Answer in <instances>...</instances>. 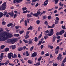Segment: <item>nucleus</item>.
Returning a JSON list of instances; mask_svg holds the SVG:
<instances>
[{
    "label": "nucleus",
    "mask_w": 66,
    "mask_h": 66,
    "mask_svg": "<svg viewBox=\"0 0 66 66\" xmlns=\"http://www.w3.org/2000/svg\"><path fill=\"white\" fill-rule=\"evenodd\" d=\"M55 24H58L59 22H58V21H57V20H55Z\"/></svg>",
    "instance_id": "32"
},
{
    "label": "nucleus",
    "mask_w": 66,
    "mask_h": 66,
    "mask_svg": "<svg viewBox=\"0 0 66 66\" xmlns=\"http://www.w3.org/2000/svg\"><path fill=\"white\" fill-rule=\"evenodd\" d=\"M2 10L3 11L5 10L6 9L5 6H6V2H5L2 5Z\"/></svg>",
    "instance_id": "3"
},
{
    "label": "nucleus",
    "mask_w": 66,
    "mask_h": 66,
    "mask_svg": "<svg viewBox=\"0 0 66 66\" xmlns=\"http://www.w3.org/2000/svg\"><path fill=\"white\" fill-rule=\"evenodd\" d=\"M56 39V37H55V36L54 35V37H53L52 39V42L53 43H54V42H55Z\"/></svg>",
    "instance_id": "9"
},
{
    "label": "nucleus",
    "mask_w": 66,
    "mask_h": 66,
    "mask_svg": "<svg viewBox=\"0 0 66 66\" xmlns=\"http://www.w3.org/2000/svg\"><path fill=\"white\" fill-rule=\"evenodd\" d=\"M5 51L6 52H7V51H9V48H6L5 49Z\"/></svg>",
    "instance_id": "21"
},
{
    "label": "nucleus",
    "mask_w": 66,
    "mask_h": 66,
    "mask_svg": "<svg viewBox=\"0 0 66 66\" xmlns=\"http://www.w3.org/2000/svg\"><path fill=\"white\" fill-rule=\"evenodd\" d=\"M42 35H43V31H42L41 33L39 35V36L38 37V38L39 39L40 38H41V37H42Z\"/></svg>",
    "instance_id": "19"
},
{
    "label": "nucleus",
    "mask_w": 66,
    "mask_h": 66,
    "mask_svg": "<svg viewBox=\"0 0 66 66\" xmlns=\"http://www.w3.org/2000/svg\"><path fill=\"white\" fill-rule=\"evenodd\" d=\"M4 15V14L2 12H0V18H1Z\"/></svg>",
    "instance_id": "13"
},
{
    "label": "nucleus",
    "mask_w": 66,
    "mask_h": 66,
    "mask_svg": "<svg viewBox=\"0 0 66 66\" xmlns=\"http://www.w3.org/2000/svg\"><path fill=\"white\" fill-rule=\"evenodd\" d=\"M40 27H39L38 29V31H40Z\"/></svg>",
    "instance_id": "61"
},
{
    "label": "nucleus",
    "mask_w": 66,
    "mask_h": 66,
    "mask_svg": "<svg viewBox=\"0 0 66 66\" xmlns=\"http://www.w3.org/2000/svg\"><path fill=\"white\" fill-rule=\"evenodd\" d=\"M44 24L46 25H48V22L47 21H45L44 23Z\"/></svg>",
    "instance_id": "60"
},
{
    "label": "nucleus",
    "mask_w": 66,
    "mask_h": 66,
    "mask_svg": "<svg viewBox=\"0 0 66 66\" xmlns=\"http://www.w3.org/2000/svg\"><path fill=\"white\" fill-rule=\"evenodd\" d=\"M38 40V39L37 38V37H36L35 38V42H37Z\"/></svg>",
    "instance_id": "30"
},
{
    "label": "nucleus",
    "mask_w": 66,
    "mask_h": 66,
    "mask_svg": "<svg viewBox=\"0 0 66 66\" xmlns=\"http://www.w3.org/2000/svg\"><path fill=\"white\" fill-rule=\"evenodd\" d=\"M40 13H41L39 11H38L37 12V14L38 15H39Z\"/></svg>",
    "instance_id": "46"
},
{
    "label": "nucleus",
    "mask_w": 66,
    "mask_h": 66,
    "mask_svg": "<svg viewBox=\"0 0 66 66\" xmlns=\"http://www.w3.org/2000/svg\"><path fill=\"white\" fill-rule=\"evenodd\" d=\"M23 41H24V42L25 43H28V40H26L24 39L23 40Z\"/></svg>",
    "instance_id": "50"
},
{
    "label": "nucleus",
    "mask_w": 66,
    "mask_h": 66,
    "mask_svg": "<svg viewBox=\"0 0 66 66\" xmlns=\"http://www.w3.org/2000/svg\"><path fill=\"white\" fill-rule=\"evenodd\" d=\"M64 37H66V31H65V34L64 35Z\"/></svg>",
    "instance_id": "64"
},
{
    "label": "nucleus",
    "mask_w": 66,
    "mask_h": 66,
    "mask_svg": "<svg viewBox=\"0 0 66 66\" xmlns=\"http://www.w3.org/2000/svg\"><path fill=\"white\" fill-rule=\"evenodd\" d=\"M34 65H35L36 66H38V65H40V61L36 64H34Z\"/></svg>",
    "instance_id": "14"
},
{
    "label": "nucleus",
    "mask_w": 66,
    "mask_h": 66,
    "mask_svg": "<svg viewBox=\"0 0 66 66\" xmlns=\"http://www.w3.org/2000/svg\"><path fill=\"white\" fill-rule=\"evenodd\" d=\"M24 22H25V26H27V20H25L24 21Z\"/></svg>",
    "instance_id": "31"
},
{
    "label": "nucleus",
    "mask_w": 66,
    "mask_h": 66,
    "mask_svg": "<svg viewBox=\"0 0 66 66\" xmlns=\"http://www.w3.org/2000/svg\"><path fill=\"white\" fill-rule=\"evenodd\" d=\"M5 47V46H4V45H3L2 46H1V48L2 49H3V48H4Z\"/></svg>",
    "instance_id": "39"
},
{
    "label": "nucleus",
    "mask_w": 66,
    "mask_h": 66,
    "mask_svg": "<svg viewBox=\"0 0 66 66\" xmlns=\"http://www.w3.org/2000/svg\"><path fill=\"white\" fill-rule=\"evenodd\" d=\"M23 32H24V31H23V30H22L19 32V33H20V34H22V33H23Z\"/></svg>",
    "instance_id": "37"
},
{
    "label": "nucleus",
    "mask_w": 66,
    "mask_h": 66,
    "mask_svg": "<svg viewBox=\"0 0 66 66\" xmlns=\"http://www.w3.org/2000/svg\"><path fill=\"white\" fill-rule=\"evenodd\" d=\"M55 4H56L58 3V0H55Z\"/></svg>",
    "instance_id": "51"
},
{
    "label": "nucleus",
    "mask_w": 66,
    "mask_h": 66,
    "mask_svg": "<svg viewBox=\"0 0 66 66\" xmlns=\"http://www.w3.org/2000/svg\"><path fill=\"white\" fill-rule=\"evenodd\" d=\"M53 29H51V31L50 32L51 33H53Z\"/></svg>",
    "instance_id": "49"
},
{
    "label": "nucleus",
    "mask_w": 66,
    "mask_h": 66,
    "mask_svg": "<svg viewBox=\"0 0 66 66\" xmlns=\"http://www.w3.org/2000/svg\"><path fill=\"white\" fill-rule=\"evenodd\" d=\"M42 56H40L39 58L38 59V61H40V60H42Z\"/></svg>",
    "instance_id": "38"
},
{
    "label": "nucleus",
    "mask_w": 66,
    "mask_h": 66,
    "mask_svg": "<svg viewBox=\"0 0 66 66\" xmlns=\"http://www.w3.org/2000/svg\"><path fill=\"white\" fill-rule=\"evenodd\" d=\"M33 15L36 17H38V15L37 13H35L33 14Z\"/></svg>",
    "instance_id": "26"
},
{
    "label": "nucleus",
    "mask_w": 66,
    "mask_h": 66,
    "mask_svg": "<svg viewBox=\"0 0 66 66\" xmlns=\"http://www.w3.org/2000/svg\"><path fill=\"white\" fill-rule=\"evenodd\" d=\"M43 19H46L47 18V17L45 15L43 16Z\"/></svg>",
    "instance_id": "47"
},
{
    "label": "nucleus",
    "mask_w": 66,
    "mask_h": 66,
    "mask_svg": "<svg viewBox=\"0 0 66 66\" xmlns=\"http://www.w3.org/2000/svg\"><path fill=\"white\" fill-rule=\"evenodd\" d=\"M18 40V39L17 38L13 39H9L7 40L6 41V43H10L11 44H13L14 43H15V42H16Z\"/></svg>",
    "instance_id": "2"
},
{
    "label": "nucleus",
    "mask_w": 66,
    "mask_h": 66,
    "mask_svg": "<svg viewBox=\"0 0 66 66\" xmlns=\"http://www.w3.org/2000/svg\"><path fill=\"white\" fill-rule=\"evenodd\" d=\"M26 54H26V56H29V54L28 53V51H27L26 52Z\"/></svg>",
    "instance_id": "56"
},
{
    "label": "nucleus",
    "mask_w": 66,
    "mask_h": 66,
    "mask_svg": "<svg viewBox=\"0 0 66 66\" xmlns=\"http://www.w3.org/2000/svg\"><path fill=\"white\" fill-rule=\"evenodd\" d=\"M23 50V48L22 47H20L19 48L18 50L19 51H20Z\"/></svg>",
    "instance_id": "29"
},
{
    "label": "nucleus",
    "mask_w": 66,
    "mask_h": 66,
    "mask_svg": "<svg viewBox=\"0 0 66 66\" xmlns=\"http://www.w3.org/2000/svg\"><path fill=\"white\" fill-rule=\"evenodd\" d=\"M22 10L23 11H26V10H27V8L26 7H23L22 8Z\"/></svg>",
    "instance_id": "36"
},
{
    "label": "nucleus",
    "mask_w": 66,
    "mask_h": 66,
    "mask_svg": "<svg viewBox=\"0 0 66 66\" xmlns=\"http://www.w3.org/2000/svg\"><path fill=\"white\" fill-rule=\"evenodd\" d=\"M37 56V53L36 52H34L31 55V57H35Z\"/></svg>",
    "instance_id": "6"
},
{
    "label": "nucleus",
    "mask_w": 66,
    "mask_h": 66,
    "mask_svg": "<svg viewBox=\"0 0 66 66\" xmlns=\"http://www.w3.org/2000/svg\"><path fill=\"white\" fill-rule=\"evenodd\" d=\"M14 36H16V37H18L19 36V34H15L14 35Z\"/></svg>",
    "instance_id": "22"
},
{
    "label": "nucleus",
    "mask_w": 66,
    "mask_h": 66,
    "mask_svg": "<svg viewBox=\"0 0 66 66\" xmlns=\"http://www.w3.org/2000/svg\"><path fill=\"white\" fill-rule=\"evenodd\" d=\"M48 48H50L51 49H52L53 48V47L52 46L48 45Z\"/></svg>",
    "instance_id": "34"
},
{
    "label": "nucleus",
    "mask_w": 66,
    "mask_h": 66,
    "mask_svg": "<svg viewBox=\"0 0 66 66\" xmlns=\"http://www.w3.org/2000/svg\"><path fill=\"white\" fill-rule=\"evenodd\" d=\"M3 31L2 29L0 28V41H3L7 38L13 37V35L6 32H2Z\"/></svg>",
    "instance_id": "1"
},
{
    "label": "nucleus",
    "mask_w": 66,
    "mask_h": 66,
    "mask_svg": "<svg viewBox=\"0 0 66 66\" xmlns=\"http://www.w3.org/2000/svg\"><path fill=\"white\" fill-rule=\"evenodd\" d=\"M48 36H45L44 37V38H45V39H47V38H48Z\"/></svg>",
    "instance_id": "63"
},
{
    "label": "nucleus",
    "mask_w": 66,
    "mask_h": 66,
    "mask_svg": "<svg viewBox=\"0 0 66 66\" xmlns=\"http://www.w3.org/2000/svg\"><path fill=\"white\" fill-rule=\"evenodd\" d=\"M60 32V33H61V34L62 35V34L64 33H65V31H64V30L63 29L62 30H61Z\"/></svg>",
    "instance_id": "15"
},
{
    "label": "nucleus",
    "mask_w": 66,
    "mask_h": 66,
    "mask_svg": "<svg viewBox=\"0 0 66 66\" xmlns=\"http://www.w3.org/2000/svg\"><path fill=\"white\" fill-rule=\"evenodd\" d=\"M16 2L17 3H19L18 2V0H13V3H16Z\"/></svg>",
    "instance_id": "24"
},
{
    "label": "nucleus",
    "mask_w": 66,
    "mask_h": 66,
    "mask_svg": "<svg viewBox=\"0 0 66 66\" xmlns=\"http://www.w3.org/2000/svg\"><path fill=\"white\" fill-rule=\"evenodd\" d=\"M15 28L16 29H19V26H15Z\"/></svg>",
    "instance_id": "59"
},
{
    "label": "nucleus",
    "mask_w": 66,
    "mask_h": 66,
    "mask_svg": "<svg viewBox=\"0 0 66 66\" xmlns=\"http://www.w3.org/2000/svg\"><path fill=\"white\" fill-rule=\"evenodd\" d=\"M48 1H49L48 0H46L45 1L44 3H45L43 4V5L44 6H46V5H47V4H48Z\"/></svg>",
    "instance_id": "7"
},
{
    "label": "nucleus",
    "mask_w": 66,
    "mask_h": 66,
    "mask_svg": "<svg viewBox=\"0 0 66 66\" xmlns=\"http://www.w3.org/2000/svg\"><path fill=\"white\" fill-rule=\"evenodd\" d=\"M8 63H9V60H8L7 61L5 62V65H7V64H8Z\"/></svg>",
    "instance_id": "45"
},
{
    "label": "nucleus",
    "mask_w": 66,
    "mask_h": 66,
    "mask_svg": "<svg viewBox=\"0 0 66 66\" xmlns=\"http://www.w3.org/2000/svg\"><path fill=\"white\" fill-rule=\"evenodd\" d=\"M59 49H60V47H59V46H57L56 48L55 49V50H56V51H57V50H58L59 51Z\"/></svg>",
    "instance_id": "27"
},
{
    "label": "nucleus",
    "mask_w": 66,
    "mask_h": 66,
    "mask_svg": "<svg viewBox=\"0 0 66 66\" xmlns=\"http://www.w3.org/2000/svg\"><path fill=\"white\" fill-rule=\"evenodd\" d=\"M44 31V34H45V35H47V33H48L49 32V30H47L46 31Z\"/></svg>",
    "instance_id": "16"
},
{
    "label": "nucleus",
    "mask_w": 66,
    "mask_h": 66,
    "mask_svg": "<svg viewBox=\"0 0 66 66\" xmlns=\"http://www.w3.org/2000/svg\"><path fill=\"white\" fill-rule=\"evenodd\" d=\"M55 26V24H53L52 25V28H53Z\"/></svg>",
    "instance_id": "58"
},
{
    "label": "nucleus",
    "mask_w": 66,
    "mask_h": 66,
    "mask_svg": "<svg viewBox=\"0 0 66 66\" xmlns=\"http://www.w3.org/2000/svg\"><path fill=\"white\" fill-rule=\"evenodd\" d=\"M28 12V10H26L25 11H24L23 12V13H27Z\"/></svg>",
    "instance_id": "55"
},
{
    "label": "nucleus",
    "mask_w": 66,
    "mask_h": 66,
    "mask_svg": "<svg viewBox=\"0 0 66 66\" xmlns=\"http://www.w3.org/2000/svg\"><path fill=\"white\" fill-rule=\"evenodd\" d=\"M62 55L61 54H59L58 56L57 57V59H58L59 61H61L62 60Z\"/></svg>",
    "instance_id": "4"
},
{
    "label": "nucleus",
    "mask_w": 66,
    "mask_h": 66,
    "mask_svg": "<svg viewBox=\"0 0 66 66\" xmlns=\"http://www.w3.org/2000/svg\"><path fill=\"white\" fill-rule=\"evenodd\" d=\"M28 63L29 64H33V61H31L30 60H29L28 61Z\"/></svg>",
    "instance_id": "18"
},
{
    "label": "nucleus",
    "mask_w": 66,
    "mask_h": 66,
    "mask_svg": "<svg viewBox=\"0 0 66 66\" xmlns=\"http://www.w3.org/2000/svg\"><path fill=\"white\" fill-rule=\"evenodd\" d=\"M66 62V57L63 60L62 62L63 63H65Z\"/></svg>",
    "instance_id": "40"
},
{
    "label": "nucleus",
    "mask_w": 66,
    "mask_h": 66,
    "mask_svg": "<svg viewBox=\"0 0 66 66\" xmlns=\"http://www.w3.org/2000/svg\"><path fill=\"white\" fill-rule=\"evenodd\" d=\"M33 29V27L32 26H30L28 29V30H32Z\"/></svg>",
    "instance_id": "25"
},
{
    "label": "nucleus",
    "mask_w": 66,
    "mask_h": 66,
    "mask_svg": "<svg viewBox=\"0 0 66 66\" xmlns=\"http://www.w3.org/2000/svg\"><path fill=\"white\" fill-rule=\"evenodd\" d=\"M36 23L37 24H39V23H40V21L38 20L37 21Z\"/></svg>",
    "instance_id": "41"
},
{
    "label": "nucleus",
    "mask_w": 66,
    "mask_h": 66,
    "mask_svg": "<svg viewBox=\"0 0 66 66\" xmlns=\"http://www.w3.org/2000/svg\"><path fill=\"white\" fill-rule=\"evenodd\" d=\"M16 48V45H14L13 46H12V49H14L15 48Z\"/></svg>",
    "instance_id": "43"
},
{
    "label": "nucleus",
    "mask_w": 66,
    "mask_h": 66,
    "mask_svg": "<svg viewBox=\"0 0 66 66\" xmlns=\"http://www.w3.org/2000/svg\"><path fill=\"white\" fill-rule=\"evenodd\" d=\"M47 18L48 19H51V15L48 16L47 17Z\"/></svg>",
    "instance_id": "53"
},
{
    "label": "nucleus",
    "mask_w": 66,
    "mask_h": 66,
    "mask_svg": "<svg viewBox=\"0 0 66 66\" xmlns=\"http://www.w3.org/2000/svg\"><path fill=\"white\" fill-rule=\"evenodd\" d=\"M29 38V35H27L25 37V39H27V38Z\"/></svg>",
    "instance_id": "54"
},
{
    "label": "nucleus",
    "mask_w": 66,
    "mask_h": 66,
    "mask_svg": "<svg viewBox=\"0 0 66 66\" xmlns=\"http://www.w3.org/2000/svg\"><path fill=\"white\" fill-rule=\"evenodd\" d=\"M53 35V33H51L50 32H48L47 34V35L49 36H52Z\"/></svg>",
    "instance_id": "11"
},
{
    "label": "nucleus",
    "mask_w": 66,
    "mask_h": 66,
    "mask_svg": "<svg viewBox=\"0 0 66 66\" xmlns=\"http://www.w3.org/2000/svg\"><path fill=\"white\" fill-rule=\"evenodd\" d=\"M56 20H57V21H59V18L58 17H56Z\"/></svg>",
    "instance_id": "57"
},
{
    "label": "nucleus",
    "mask_w": 66,
    "mask_h": 66,
    "mask_svg": "<svg viewBox=\"0 0 66 66\" xmlns=\"http://www.w3.org/2000/svg\"><path fill=\"white\" fill-rule=\"evenodd\" d=\"M59 4V5H60V6H63V4H62V2H60V3Z\"/></svg>",
    "instance_id": "35"
},
{
    "label": "nucleus",
    "mask_w": 66,
    "mask_h": 66,
    "mask_svg": "<svg viewBox=\"0 0 66 66\" xmlns=\"http://www.w3.org/2000/svg\"><path fill=\"white\" fill-rule=\"evenodd\" d=\"M4 55V53H3L1 54V56L0 57V59H3V58Z\"/></svg>",
    "instance_id": "12"
},
{
    "label": "nucleus",
    "mask_w": 66,
    "mask_h": 66,
    "mask_svg": "<svg viewBox=\"0 0 66 66\" xmlns=\"http://www.w3.org/2000/svg\"><path fill=\"white\" fill-rule=\"evenodd\" d=\"M13 55H14L13 53H10L8 54V58L9 59H11V57H13Z\"/></svg>",
    "instance_id": "5"
},
{
    "label": "nucleus",
    "mask_w": 66,
    "mask_h": 66,
    "mask_svg": "<svg viewBox=\"0 0 66 66\" xmlns=\"http://www.w3.org/2000/svg\"><path fill=\"white\" fill-rule=\"evenodd\" d=\"M14 14V13L13 12H10L8 13V14H9V15H10L11 17H13Z\"/></svg>",
    "instance_id": "8"
},
{
    "label": "nucleus",
    "mask_w": 66,
    "mask_h": 66,
    "mask_svg": "<svg viewBox=\"0 0 66 66\" xmlns=\"http://www.w3.org/2000/svg\"><path fill=\"white\" fill-rule=\"evenodd\" d=\"M42 41H39V43H38V45H41L42 44Z\"/></svg>",
    "instance_id": "44"
},
{
    "label": "nucleus",
    "mask_w": 66,
    "mask_h": 66,
    "mask_svg": "<svg viewBox=\"0 0 66 66\" xmlns=\"http://www.w3.org/2000/svg\"><path fill=\"white\" fill-rule=\"evenodd\" d=\"M61 27H62V28L63 29H64V30H65V29H66V28L65 27V26H62Z\"/></svg>",
    "instance_id": "33"
},
{
    "label": "nucleus",
    "mask_w": 66,
    "mask_h": 66,
    "mask_svg": "<svg viewBox=\"0 0 66 66\" xmlns=\"http://www.w3.org/2000/svg\"><path fill=\"white\" fill-rule=\"evenodd\" d=\"M9 65H10L11 66H13L14 65V64L12 63H9Z\"/></svg>",
    "instance_id": "62"
},
{
    "label": "nucleus",
    "mask_w": 66,
    "mask_h": 66,
    "mask_svg": "<svg viewBox=\"0 0 66 66\" xmlns=\"http://www.w3.org/2000/svg\"><path fill=\"white\" fill-rule=\"evenodd\" d=\"M34 48V46H32L31 47L30 50V51H32V50H33V49Z\"/></svg>",
    "instance_id": "28"
},
{
    "label": "nucleus",
    "mask_w": 66,
    "mask_h": 66,
    "mask_svg": "<svg viewBox=\"0 0 66 66\" xmlns=\"http://www.w3.org/2000/svg\"><path fill=\"white\" fill-rule=\"evenodd\" d=\"M55 50L56 51L55 52V53H56V54H57L59 53V51L58 50L56 51V50Z\"/></svg>",
    "instance_id": "48"
},
{
    "label": "nucleus",
    "mask_w": 66,
    "mask_h": 66,
    "mask_svg": "<svg viewBox=\"0 0 66 66\" xmlns=\"http://www.w3.org/2000/svg\"><path fill=\"white\" fill-rule=\"evenodd\" d=\"M58 65V64L57 63H53V66H57V65Z\"/></svg>",
    "instance_id": "42"
},
{
    "label": "nucleus",
    "mask_w": 66,
    "mask_h": 66,
    "mask_svg": "<svg viewBox=\"0 0 66 66\" xmlns=\"http://www.w3.org/2000/svg\"><path fill=\"white\" fill-rule=\"evenodd\" d=\"M27 17L28 18H30V17H32V16L31 14H27Z\"/></svg>",
    "instance_id": "20"
},
{
    "label": "nucleus",
    "mask_w": 66,
    "mask_h": 66,
    "mask_svg": "<svg viewBox=\"0 0 66 66\" xmlns=\"http://www.w3.org/2000/svg\"><path fill=\"white\" fill-rule=\"evenodd\" d=\"M13 26V23H12L9 24L7 25V26L8 27H11V26Z\"/></svg>",
    "instance_id": "23"
},
{
    "label": "nucleus",
    "mask_w": 66,
    "mask_h": 66,
    "mask_svg": "<svg viewBox=\"0 0 66 66\" xmlns=\"http://www.w3.org/2000/svg\"><path fill=\"white\" fill-rule=\"evenodd\" d=\"M28 44H33V41L30 39H29V42L28 43Z\"/></svg>",
    "instance_id": "10"
},
{
    "label": "nucleus",
    "mask_w": 66,
    "mask_h": 66,
    "mask_svg": "<svg viewBox=\"0 0 66 66\" xmlns=\"http://www.w3.org/2000/svg\"><path fill=\"white\" fill-rule=\"evenodd\" d=\"M56 35L57 36H58V35H62L61 34V32H58L56 34Z\"/></svg>",
    "instance_id": "17"
},
{
    "label": "nucleus",
    "mask_w": 66,
    "mask_h": 66,
    "mask_svg": "<svg viewBox=\"0 0 66 66\" xmlns=\"http://www.w3.org/2000/svg\"><path fill=\"white\" fill-rule=\"evenodd\" d=\"M5 23H6L4 21H3L2 22V24L3 25H5Z\"/></svg>",
    "instance_id": "52"
}]
</instances>
